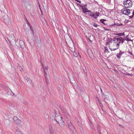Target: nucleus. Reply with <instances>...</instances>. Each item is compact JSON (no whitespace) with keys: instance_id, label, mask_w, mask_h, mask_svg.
<instances>
[{"instance_id":"79ce46f5","label":"nucleus","mask_w":134,"mask_h":134,"mask_svg":"<svg viewBox=\"0 0 134 134\" xmlns=\"http://www.w3.org/2000/svg\"><path fill=\"white\" fill-rule=\"evenodd\" d=\"M100 91L101 93H103V91L102 90V88H100Z\"/></svg>"},{"instance_id":"7c9ffc66","label":"nucleus","mask_w":134,"mask_h":134,"mask_svg":"<svg viewBox=\"0 0 134 134\" xmlns=\"http://www.w3.org/2000/svg\"><path fill=\"white\" fill-rule=\"evenodd\" d=\"M105 52L107 53L109 52V51L108 50V48H105Z\"/></svg>"},{"instance_id":"393cba45","label":"nucleus","mask_w":134,"mask_h":134,"mask_svg":"<svg viewBox=\"0 0 134 134\" xmlns=\"http://www.w3.org/2000/svg\"><path fill=\"white\" fill-rule=\"evenodd\" d=\"M19 69L20 71H22V70H23V66H19Z\"/></svg>"},{"instance_id":"2eb2a0df","label":"nucleus","mask_w":134,"mask_h":134,"mask_svg":"<svg viewBox=\"0 0 134 134\" xmlns=\"http://www.w3.org/2000/svg\"><path fill=\"white\" fill-rule=\"evenodd\" d=\"M26 22L27 23V25L29 26V27H30V30H31V31L32 32V33L33 34L34 33H33V28L31 27V25H30V23H29V22L28 21V20H27V21H26Z\"/></svg>"},{"instance_id":"58836bf2","label":"nucleus","mask_w":134,"mask_h":134,"mask_svg":"<svg viewBox=\"0 0 134 134\" xmlns=\"http://www.w3.org/2000/svg\"><path fill=\"white\" fill-rule=\"evenodd\" d=\"M126 40L127 41H132L131 40H130L129 39H128V38H127V39H126Z\"/></svg>"},{"instance_id":"4c0bfd02","label":"nucleus","mask_w":134,"mask_h":134,"mask_svg":"<svg viewBox=\"0 0 134 134\" xmlns=\"http://www.w3.org/2000/svg\"><path fill=\"white\" fill-rule=\"evenodd\" d=\"M76 1L79 2L80 3H81V2L80 1H79L78 0H76Z\"/></svg>"},{"instance_id":"2f4dec72","label":"nucleus","mask_w":134,"mask_h":134,"mask_svg":"<svg viewBox=\"0 0 134 134\" xmlns=\"http://www.w3.org/2000/svg\"><path fill=\"white\" fill-rule=\"evenodd\" d=\"M100 129L99 128H98V133H99V134H100Z\"/></svg>"},{"instance_id":"37998d69","label":"nucleus","mask_w":134,"mask_h":134,"mask_svg":"<svg viewBox=\"0 0 134 134\" xmlns=\"http://www.w3.org/2000/svg\"><path fill=\"white\" fill-rule=\"evenodd\" d=\"M129 53L130 54H131V55H132V53L130 52L129 51Z\"/></svg>"},{"instance_id":"412c9836","label":"nucleus","mask_w":134,"mask_h":134,"mask_svg":"<svg viewBox=\"0 0 134 134\" xmlns=\"http://www.w3.org/2000/svg\"><path fill=\"white\" fill-rule=\"evenodd\" d=\"M116 35L119 36H125V34L124 32L118 33Z\"/></svg>"},{"instance_id":"dca6fc26","label":"nucleus","mask_w":134,"mask_h":134,"mask_svg":"<svg viewBox=\"0 0 134 134\" xmlns=\"http://www.w3.org/2000/svg\"><path fill=\"white\" fill-rule=\"evenodd\" d=\"M88 14L90 16L93 17L94 19H96V17H95V14L92 13V12L91 11L88 13Z\"/></svg>"},{"instance_id":"a878e982","label":"nucleus","mask_w":134,"mask_h":134,"mask_svg":"<svg viewBox=\"0 0 134 134\" xmlns=\"http://www.w3.org/2000/svg\"><path fill=\"white\" fill-rule=\"evenodd\" d=\"M100 22L101 23H103V24H105V23L104 22V21L103 19H101L100 20Z\"/></svg>"},{"instance_id":"ddd939ff","label":"nucleus","mask_w":134,"mask_h":134,"mask_svg":"<svg viewBox=\"0 0 134 134\" xmlns=\"http://www.w3.org/2000/svg\"><path fill=\"white\" fill-rule=\"evenodd\" d=\"M16 134H24L18 128H17L15 132Z\"/></svg>"},{"instance_id":"c9c22d12","label":"nucleus","mask_w":134,"mask_h":134,"mask_svg":"<svg viewBox=\"0 0 134 134\" xmlns=\"http://www.w3.org/2000/svg\"><path fill=\"white\" fill-rule=\"evenodd\" d=\"M103 28L104 30H109V29H106L105 27H103Z\"/></svg>"},{"instance_id":"f8f14e48","label":"nucleus","mask_w":134,"mask_h":134,"mask_svg":"<svg viewBox=\"0 0 134 134\" xmlns=\"http://www.w3.org/2000/svg\"><path fill=\"white\" fill-rule=\"evenodd\" d=\"M88 40L92 42L94 40V38L93 36L92 35H88Z\"/></svg>"},{"instance_id":"4468645a","label":"nucleus","mask_w":134,"mask_h":134,"mask_svg":"<svg viewBox=\"0 0 134 134\" xmlns=\"http://www.w3.org/2000/svg\"><path fill=\"white\" fill-rule=\"evenodd\" d=\"M82 9L83 10V13H85L86 12H90V10H88L87 8H82Z\"/></svg>"},{"instance_id":"bb28decb","label":"nucleus","mask_w":134,"mask_h":134,"mask_svg":"<svg viewBox=\"0 0 134 134\" xmlns=\"http://www.w3.org/2000/svg\"><path fill=\"white\" fill-rule=\"evenodd\" d=\"M25 78L27 81H30V79L27 76H26Z\"/></svg>"},{"instance_id":"09e8293b","label":"nucleus","mask_w":134,"mask_h":134,"mask_svg":"<svg viewBox=\"0 0 134 134\" xmlns=\"http://www.w3.org/2000/svg\"><path fill=\"white\" fill-rule=\"evenodd\" d=\"M106 21V20L105 19H104V21Z\"/></svg>"},{"instance_id":"c85d7f7f","label":"nucleus","mask_w":134,"mask_h":134,"mask_svg":"<svg viewBox=\"0 0 134 134\" xmlns=\"http://www.w3.org/2000/svg\"><path fill=\"white\" fill-rule=\"evenodd\" d=\"M38 6H39V8L40 9V10L42 14V11L41 9V8L40 7V5L39 3H38Z\"/></svg>"},{"instance_id":"a19ab883","label":"nucleus","mask_w":134,"mask_h":134,"mask_svg":"<svg viewBox=\"0 0 134 134\" xmlns=\"http://www.w3.org/2000/svg\"><path fill=\"white\" fill-rule=\"evenodd\" d=\"M43 71H44V74L46 73V72L45 71V69H43Z\"/></svg>"},{"instance_id":"49530a36","label":"nucleus","mask_w":134,"mask_h":134,"mask_svg":"<svg viewBox=\"0 0 134 134\" xmlns=\"http://www.w3.org/2000/svg\"><path fill=\"white\" fill-rule=\"evenodd\" d=\"M25 19L26 21H27V19L26 18V17H25Z\"/></svg>"},{"instance_id":"0eeeda50","label":"nucleus","mask_w":134,"mask_h":134,"mask_svg":"<svg viewBox=\"0 0 134 134\" xmlns=\"http://www.w3.org/2000/svg\"><path fill=\"white\" fill-rule=\"evenodd\" d=\"M13 120L18 125H20L21 124L20 120L16 116H14Z\"/></svg>"},{"instance_id":"f3484780","label":"nucleus","mask_w":134,"mask_h":134,"mask_svg":"<svg viewBox=\"0 0 134 134\" xmlns=\"http://www.w3.org/2000/svg\"><path fill=\"white\" fill-rule=\"evenodd\" d=\"M61 110L62 112V113L64 114V115H66L68 113L65 110L61 109Z\"/></svg>"},{"instance_id":"cd10ccee","label":"nucleus","mask_w":134,"mask_h":134,"mask_svg":"<svg viewBox=\"0 0 134 134\" xmlns=\"http://www.w3.org/2000/svg\"><path fill=\"white\" fill-rule=\"evenodd\" d=\"M38 6H39V8L40 9V10L42 14V11L41 9V8L40 7V5L39 3H38Z\"/></svg>"},{"instance_id":"f03ea898","label":"nucleus","mask_w":134,"mask_h":134,"mask_svg":"<svg viewBox=\"0 0 134 134\" xmlns=\"http://www.w3.org/2000/svg\"><path fill=\"white\" fill-rule=\"evenodd\" d=\"M111 39H109V43H108L109 47L111 51H114L119 48V46H118L116 43H113L111 41Z\"/></svg>"},{"instance_id":"9b49d317","label":"nucleus","mask_w":134,"mask_h":134,"mask_svg":"<svg viewBox=\"0 0 134 134\" xmlns=\"http://www.w3.org/2000/svg\"><path fill=\"white\" fill-rule=\"evenodd\" d=\"M119 37L120 40L122 44L124 42V40H126V38L125 37V36H123L122 37L120 36H119Z\"/></svg>"},{"instance_id":"aec40b11","label":"nucleus","mask_w":134,"mask_h":134,"mask_svg":"<svg viewBox=\"0 0 134 134\" xmlns=\"http://www.w3.org/2000/svg\"><path fill=\"white\" fill-rule=\"evenodd\" d=\"M134 15V10H133V12L132 13V15H129V18L130 19L132 18L133 16V15Z\"/></svg>"},{"instance_id":"1a4fd4ad","label":"nucleus","mask_w":134,"mask_h":134,"mask_svg":"<svg viewBox=\"0 0 134 134\" xmlns=\"http://www.w3.org/2000/svg\"><path fill=\"white\" fill-rule=\"evenodd\" d=\"M19 44L21 48H22L25 46L24 42L22 40H19Z\"/></svg>"},{"instance_id":"f704fd0d","label":"nucleus","mask_w":134,"mask_h":134,"mask_svg":"<svg viewBox=\"0 0 134 134\" xmlns=\"http://www.w3.org/2000/svg\"><path fill=\"white\" fill-rule=\"evenodd\" d=\"M45 69L46 70H47L48 69V67L47 66H46L45 67Z\"/></svg>"},{"instance_id":"5701e85b","label":"nucleus","mask_w":134,"mask_h":134,"mask_svg":"<svg viewBox=\"0 0 134 134\" xmlns=\"http://www.w3.org/2000/svg\"><path fill=\"white\" fill-rule=\"evenodd\" d=\"M116 25L117 26H121L122 25V24L121 23H120V24H119V23H117L116 24L115 23L114 25H111V26H112L114 25Z\"/></svg>"},{"instance_id":"de8ad7c7","label":"nucleus","mask_w":134,"mask_h":134,"mask_svg":"<svg viewBox=\"0 0 134 134\" xmlns=\"http://www.w3.org/2000/svg\"><path fill=\"white\" fill-rule=\"evenodd\" d=\"M126 75H130L129 74V73H128Z\"/></svg>"},{"instance_id":"6ab92c4d","label":"nucleus","mask_w":134,"mask_h":134,"mask_svg":"<svg viewBox=\"0 0 134 134\" xmlns=\"http://www.w3.org/2000/svg\"><path fill=\"white\" fill-rule=\"evenodd\" d=\"M36 41L37 43L38 46V44L40 45V43L41 42V41L40 39V38H38L37 39V40H36Z\"/></svg>"},{"instance_id":"c03bdc74","label":"nucleus","mask_w":134,"mask_h":134,"mask_svg":"<svg viewBox=\"0 0 134 134\" xmlns=\"http://www.w3.org/2000/svg\"><path fill=\"white\" fill-rule=\"evenodd\" d=\"M120 126L121 127H122V128H124L123 126L122 125H120Z\"/></svg>"},{"instance_id":"e433bc0d","label":"nucleus","mask_w":134,"mask_h":134,"mask_svg":"<svg viewBox=\"0 0 134 134\" xmlns=\"http://www.w3.org/2000/svg\"><path fill=\"white\" fill-rule=\"evenodd\" d=\"M87 4H85L84 5H83V7H85L86 6Z\"/></svg>"},{"instance_id":"473e14b6","label":"nucleus","mask_w":134,"mask_h":134,"mask_svg":"<svg viewBox=\"0 0 134 134\" xmlns=\"http://www.w3.org/2000/svg\"><path fill=\"white\" fill-rule=\"evenodd\" d=\"M78 4L79 5V6H80V7L82 9V8H83V5H82L81 4Z\"/></svg>"},{"instance_id":"20e7f679","label":"nucleus","mask_w":134,"mask_h":134,"mask_svg":"<svg viewBox=\"0 0 134 134\" xmlns=\"http://www.w3.org/2000/svg\"><path fill=\"white\" fill-rule=\"evenodd\" d=\"M67 123L69 128L72 131V132L74 133L75 132L76 130L73 125L71 123L70 121V120H68Z\"/></svg>"},{"instance_id":"423d86ee","label":"nucleus","mask_w":134,"mask_h":134,"mask_svg":"<svg viewBox=\"0 0 134 134\" xmlns=\"http://www.w3.org/2000/svg\"><path fill=\"white\" fill-rule=\"evenodd\" d=\"M113 41L114 42L116 43V44L118 46H119L120 43L121 42L119 36H118L117 38H114L113 39Z\"/></svg>"},{"instance_id":"9d476101","label":"nucleus","mask_w":134,"mask_h":134,"mask_svg":"<svg viewBox=\"0 0 134 134\" xmlns=\"http://www.w3.org/2000/svg\"><path fill=\"white\" fill-rule=\"evenodd\" d=\"M124 52H122L120 51L119 53L117 54L116 55V57L119 58H120L121 56L122 55L124 54Z\"/></svg>"},{"instance_id":"ea45409f","label":"nucleus","mask_w":134,"mask_h":134,"mask_svg":"<svg viewBox=\"0 0 134 134\" xmlns=\"http://www.w3.org/2000/svg\"><path fill=\"white\" fill-rule=\"evenodd\" d=\"M36 2L38 3H38H39V1L38 0H36Z\"/></svg>"},{"instance_id":"7ed1b4c3","label":"nucleus","mask_w":134,"mask_h":134,"mask_svg":"<svg viewBox=\"0 0 134 134\" xmlns=\"http://www.w3.org/2000/svg\"><path fill=\"white\" fill-rule=\"evenodd\" d=\"M132 2L130 0H125L123 3L125 8H130L131 7Z\"/></svg>"},{"instance_id":"6e6552de","label":"nucleus","mask_w":134,"mask_h":134,"mask_svg":"<svg viewBox=\"0 0 134 134\" xmlns=\"http://www.w3.org/2000/svg\"><path fill=\"white\" fill-rule=\"evenodd\" d=\"M50 134H57L58 132L54 129L50 128Z\"/></svg>"},{"instance_id":"c756f323","label":"nucleus","mask_w":134,"mask_h":134,"mask_svg":"<svg viewBox=\"0 0 134 134\" xmlns=\"http://www.w3.org/2000/svg\"><path fill=\"white\" fill-rule=\"evenodd\" d=\"M98 26V25L95 23H94L93 24V26L95 27H97Z\"/></svg>"},{"instance_id":"a211bd4d","label":"nucleus","mask_w":134,"mask_h":134,"mask_svg":"<svg viewBox=\"0 0 134 134\" xmlns=\"http://www.w3.org/2000/svg\"><path fill=\"white\" fill-rule=\"evenodd\" d=\"M45 79L46 80V84L47 85L49 83V81L48 77H45Z\"/></svg>"},{"instance_id":"a18cd8bd","label":"nucleus","mask_w":134,"mask_h":134,"mask_svg":"<svg viewBox=\"0 0 134 134\" xmlns=\"http://www.w3.org/2000/svg\"><path fill=\"white\" fill-rule=\"evenodd\" d=\"M42 66L43 69H44V66L42 64Z\"/></svg>"},{"instance_id":"39448f33","label":"nucleus","mask_w":134,"mask_h":134,"mask_svg":"<svg viewBox=\"0 0 134 134\" xmlns=\"http://www.w3.org/2000/svg\"><path fill=\"white\" fill-rule=\"evenodd\" d=\"M121 13L122 14L126 15H131V14L130 10L129 9L125 8H123L121 10Z\"/></svg>"},{"instance_id":"f257e3e1","label":"nucleus","mask_w":134,"mask_h":134,"mask_svg":"<svg viewBox=\"0 0 134 134\" xmlns=\"http://www.w3.org/2000/svg\"><path fill=\"white\" fill-rule=\"evenodd\" d=\"M54 118L55 120L61 127H63L64 126V123L62 116L60 114H55Z\"/></svg>"},{"instance_id":"4be33fe9","label":"nucleus","mask_w":134,"mask_h":134,"mask_svg":"<svg viewBox=\"0 0 134 134\" xmlns=\"http://www.w3.org/2000/svg\"><path fill=\"white\" fill-rule=\"evenodd\" d=\"M95 17H96V18L99 16V12H96L95 14Z\"/></svg>"},{"instance_id":"72a5a7b5","label":"nucleus","mask_w":134,"mask_h":134,"mask_svg":"<svg viewBox=\"0 0 134 134\" xmlns=\"http://www.w3.org/2000/svg\"><path fill=\"white\" fill-rule=\"evenodd\" d=\"M44 76L45 77H46L47 76V74L46 73L44 74Z\"/></svg>"},{"instance_id":"b1692460","label":"nucleus","mask_w":134,"mask_h":134,"mask_svg":"<svg viewBox=\"0 0 134 134\" xmlns=\"http://www.w3.org/2000/svg\"><path fill=\"white\" fill-rule=\"evenodd\" d=\"M73 55L76 57H77L78 56V54L76 52H74L73 53Z\"/></svg>"}]
</instances>
